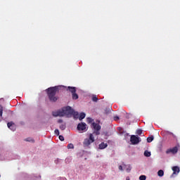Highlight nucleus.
<instances>
[{"label": "nucleus", "mask_w": 180, "mask_h": 180, "mask_svg": "<svg viewBox=\"0 0 180 180\" xmlns=\"http://www.w3.org/2000/svg\"><path fill=\"white\" fill-rule=\"evenodd\" d=\"M60 88H61V86H55L46 89L50 102H57L58 97L56 95L60 92Z\"/></svg>", "instance_id": "1"}, {"label": "nucleus", "mask_w": 180, "mask_h": 180, "mask_svg": "<svg viewBox=\"0 0 180 180\" xmlns=\"http://www.w3.org/2000/svg\"><path fill=\"white\" fill-rule=\"evenodd\" d=\"M62 114H63V116H68V117H70V116H78V112H75L70 106L63 108Z\"/></svg>", "instance_id": "2"}, {"label": "nucleus", "mask_w": 180, "mask_h": 180, "mask_svg": "<svg viewBox=\"0 0 180 180\" xmlns=\"http://www.w3.org/2000/svg\"><path fill=\"white\" fill-rule=\"evenodd\" d=\"M91 128L94 129L93 134H96V136H99L101 134L99 131H101V127L99 124L93 122L91 124Z\"/></svg>", "instance_id": "3"}, {"label": "nucleus", "mask_w": 180, "mask_h": 180, "mask_svg": "<svg viewBox=\"0 0 180 180\" xmlns=\"http://www.w3.org/2000/svg\"><path fill=\"white\" fill-rule=\"evenodd\" d=\"M94 141H95V137H94V134H90L89 138L85 139L83 143H84V146H86V147H88V146H91V144H92Z\"/></svg>", "instance_id": "4"}, {"label": "nucleus", "mask_w": 180, "mask_h": 180, "mask_svg": "<svg viewBox=\"0 0 180 180\" xmlns=\"http://www.w3.org/2000/svg\"><path fill=\"white\" fill-rule=\"evenodd\" d=\"M130 141L133 146H136V144H139L140 141H141V139L136 135H131L130 138Z\"/></svg>", "instance_id": "5"}, {"label": "nucleus", "mask_w": 180, "mask_h": 180, "mask_svg": "<svg viewBox=\"0 0 180 180\" xmlns=\"http://www.w3.org/2000/svg\"><path fill=\"white\" fill-rule=\"evenodd\" d=\"M77 130L79 131H86V124L85 122H80L77 125Z\"/></svg>", "instance_id": "6"}, {"label": "nucleus", "mask_w": 180, "mask_h": 180, "mask_svg": "<svg viewBox=\"0 0 180 180\" xmlns=\"http://www.w3.org/2000/svg\"><path fill=\"white\" fill-rule=\"evenodd\" d=\"M172 171H173V173L171 175L170 178H174V175H178V174H179L180 169L178 166H174L172 167Z\"/></svg>", "instance_id": "7"}, {"label": "nucleus", "mask_w": 180, "mask_h": 180, "mask_svg": "<svg viewBox=\"0 0 180 180\" xmlns=\"http://www.w3.org/2000/svg\"><path fill=\"white\" fill-rule=\"evenodd\" d=\"M170 153H172V154H176V153H178V147L174 146L172 148L167 149L166 151V154H169Z\"/></svg>", "instance_id": "8"}, {"label": "nucleus", "mask_w": 180, "mask_h": 180, "mask_svg": "<svg viewBox=\"0 0 180 180\" xmlns=\"http://www.w3.org/2000/svg\"><path fill=\"white\" fill-rule=\"evenodd\" d=\"M7 126L10 130H12V131H15V130H16V125L13 122H8Z\"/></svg>", "instance_id": "9"}, {"label": "nucleus", "mask_w": 180, "mask_h": 180, "mask_svg": "<svg viewBox=\"0 0 180 180\" xmlns=\"http://www.w3.org/2000/svg\"><path fill=\"white\" fill-rule=\"evenodd\" d=\"M53 116H54V117H63V110H58L56 112H53L52 113Z\"/></svg>", "instance_id": "10"}, {"label": "nucleus", "mask_w": 180, "mask_h": 180, "mask_svg": "<svg viewBox=\"0 0 180 180\" xmlns=\"http://www.w3.org/2000/svg\"><path fill=\"white\" fill-rule=\"evenodd\" d=\"M68 91H70V92H71V94H75V92H77V88L75 87H71V86H68Z\"/></svg>", "instance_id": "11"}, {"label": "nucleus", "mask_w": 180, "mask_h": 180, "mask_svg": "<svg viewBox=\"0 0 180 180\" xmlns=\"http://www.w3.org/2000/svg\"><path fill=\"white\" fill-rule=\"evenodd\" d=\"M106 147H108V143H105V142H102L99 145L100 150H104V148H106Z\"/></svg>", "instance_id": "12"}, {"label": "nucleus", "mask_w": 180, "mask_h": 180, "mask_svg": "<svg viewBox=\"0 0 180 180\" xmlns=\"http://www.w3.org/2000/svg\"><path fill=\"white\" fill-rule=\"evenodd\" d=\"M143 155L145 157H151V152L148 151V150H145Z\"/></svg>", "instance_id": "13"}, {"label": "nucleus", "mask_w": 180, "mask_h": 180, "mask_svg": "<svg viewBox=\"0 0 180 180\" xmlns=\"http://www.w3.org/2000/svg\"><path fill=\"white\" fill-rule=\"evenodd\" d=\"M72 99H75V101H77V99H78V98H79L78 94H77L76 92L72 94Z\"/></svg>", "instance_id": "14"}, {"label": "nucleus", "mask_w": 180, "mask_h": 180, "mask_svg": "<svg viewBox=\"0 0 180 180\" xmlns=\"http://www.w3.org/2000/svg\"><path fill=\"white\" fill-rule=\"evenodd\" d=\"M85 116H86V115H85L84 112L80 113L79 117V120H82L83 119H85Z\"/></svg>", "instance_id": "15"}, {"label": "nucleus", "mask_w": 180, "mask_h": 180, "mask_svg": "<svg viewBox=\"0 0 180 180\" xmlns=\"http://www.w3.org/2000/svg\"><path fill=\"white\" fill-rule=\"evenodd\" d=\"M86 122L89 124H91L94 123V119L91 118V117H87L86 118Z\"/></svg>", "instance_id": "16"}, {"label": "nucleus", "mask_w": 180, "mask_h": 180, "mask_svg": "<svg viewBox=\"0 0 180 180\" xmlns=\"http://www.w3.org/2000/svg\"><path fill=\"white\" fill-rule=\"evenodd\" d=\"M158 176H164V170L160 169L158 172Z\"/></svg>", "instance_id": "17"}, {"label": "nucleus", "mask_w": 180, "mask_h": 180, "mask_svg": "<svg viewBox=\"0 0 180 180\" xmlns=\"http://www.w3.org/2000/svg\"><path fill=\"white\" fill-rule=\"evenodd\" d=\"M136 134H138V136H141V134H143V130L137 129L136 131Z\"/></svg>", "instance_id": "18"}, {"label": "nucleus", "mask_w": 180, "mask_h": 180, "mask_svg": "<svg viewBox=\"0 0 180 180\" xmlns=\"http://www.w3.org/2000/svg\"><path fill=\"white\" fill-rule=\"evenodd\" d=\"M153 140H154V136H150V137L147 138L148 143H151V141H153Z\"/></svg>", "instance_id": "19"}, {"label": "nucleus", "mask_w": 180, "mask_h": 180, "mask_svg": "<svg viewBox=\"0 0 180 180\" xmlns=\"http://www.w3.org/2000/svg\"><path fill=\"white\" fill-rule=\"evenodd\" d=\"M4 113V107L0 105V117H2V115Z\"/></svg>", "instance_id": "20"}, {"label": "nucleus", "mask_w": 180, "mask_h": 180, "mask_svg": "<svg viewBox=\"0 0 180 180\" xmlns=\"http://www.w3.org/2000/svg\"><path fill=\"white\" fill-rule=\"evenodd\" d=\"M25 141H29L31 143H34V139H32V138H27L25 139Z\"/></svg>", "instance_id": "21"}, {"label": "nucleus", "mask_w": 180, "mask_h": 180, "mask_svg": "<svg viewBox=\"0 0 180 180\" xmlns=\"http://www.w3.org/2000/svg\"><path fill=\"white\" fill-rule=\"evenodd\" d=\"M147 179V176L146 175H141L139 176V180H146Z\"/></svg>", "instance_id": "22"}, {"label": "nucleus", "mask_w": 180, "mask_h": 180, "mask_svg": "<svg viewBox=\"0 0 180 180\" xmlns=\"http://www.w3.org/2000/svg\"><path fill=\"white\" fill-rule=\"evenodd\" d=\"M92 101L93 102H98V97H96V96H93Z\"/></svg>", "instance_id": "23"}, {"label": "nucleus", "mask_w": 180, "mask_h": 180, "mask_svg": "<svg viewBox=\"0 0 180 180\" xmlns=\"http://www.w3.org/2000/svg\"><path fill=\"white\" fill-rule=\"evenodd\" d=\"M68 148L70 149V148H74V144L72 143H69L68 145Z\"/></svg>", "instance_id": "24"}, {"label": "nucleus", "mask_w": 180, "mask_h": 180, "mask_svg": "<svg viewBox=\"0 0 180 180\" xmlns=\"http://www.w3.org/2000/svg\"><path fill=\"white\" fill-rule=\"evenodd\" d=\"M60 129V130H65V124H61Z\"/></svg>", "instance_id": "25"}, {"label": "nucleus", "mask_w": 180, "mask_h": 180, "mask_svg": "<svg viewBox=\"0 0 180 180\" xmlns=\"http://www.w3.org/2000/svg\"><path fill=\"white\" fill-rule=\"evenodd\" d=\"M54 133L56 136H60V131L58 129H55Z\"/></svg>", "instance_id": "26"}, {"label": "nucleus", "mask_w": 180, "mask_h": 180, "mask_svg": "<svg viewBox=\"0 0 180 180\" xmlns=\"http://www.w3.org/2000/svg\"><path fill=\"white\" fill-rule=\"evenodd\" d=\"M59 140H60V141H64V136L62 135L59 136Z\"/></svg>", "instance_id": "27"}, {"label": "nucleus", "mask_w": 180, "mask_h": 180, "mask_svg": "<svg viewBox=\"0 0 180 180\" xmlns=\"http://www.w3.org/2000/svg\"><path fill=\"white\" fill-rule=\"evenodd\" d=\"M118 168L120 171H123V167H122V165H120Z\"/></svg>", "instance_id": "28"}, {"label": "nucleus", "mask_w": 180, "mask_h": 180, "mask_svg": "<svg viewBox=\"0 0 180 180\" xmlns=\"http://www.w3.org/2000/svg\"><path fill=\"white\" fill-rule=\"evenodd\" d=\"M114 120L115 121L119 120V117L117 116L114 117Z\"/></svg>", "instance_id": "29"}, {"label": "nucleus", "mask_w": 180, "mask_h": 180, "mask_svg": "<svg viewBox=\"0 0 180 180\" xmlns=\"http://www.w3.org/2000/svg\"><path fill=\"white\" fill-rule=\"evenodd\" d=\"M58 123H63V120H58Z\"/></svg>", "instance_id": "30"}, {"label": "nucleus", "mask_w": 180, "mask_h": 180, "mask_svg": "<svg viewBox=\"0 0 180 180\" xmlns=\"http://www.w3.org/2000/svg\"><path fill=\"white\" fill-rule=\"evenodd\" d=\"M170 134H172V136H174V134H173V133H170Z\"/></svg>", "instance_id": "31"}, {"label": "nucleus", "mask_w": 180, "mask_h": 180, "mask_svg": "<svg viewBox=\"0 0 180 180\" xmlns=\"http://www.w3.org/2000/svg\"><path fill=\"white\" fill-rule=\"evenodd\" d=\"M127 180H130V179H129V178H127Z\"/></svg>", "instance_id": "32"}]
</instances>
